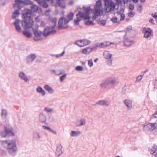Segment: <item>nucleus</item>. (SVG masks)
Segmentation results:
<instances>
[{
    "mask_svg": "<svg viewBox=\"0 0 157 157\" xmlns=\"http://www.w3.org/2000/svg\"><path fill=\"white\" fill-rule=\"evenodd\" d=\"M32 10L27 8H25L23 11L22 17L24 20L21 22L22 26L25 28H31L34 22L32 17Z\"/></svg>",
    "mask_w": 157,
    "mask_h": 157,
    "instance_id": "f257e3e1",
    "label": "nucleus"
},
{
    "mask_svg": "<svg viewBox=\"0 0 157 157\" xmlns=\"http://www.w3.org/2000/svg\"><path fill=\"white\" fill-rule=\"evenodd\" d=\"M118 83L119 81L116 78L114 77H110L103 80L100 86L102 88L110 90L114 88Z\"/></svg>",
    "mask_w": 157,
    "mask_h": 157,
    "instance_id": "f03ea898",
    "label": "nucleus"
},
{
    "mask_svg": "<svg viewBox=\"0 0 157 157\" xmlns=\"http://www.w3.org/2000/svg\"><path fill=\"white\" fill-rule=\"evenodd\" d=\"M2 145L8 150L9 152L13 155H15L16 152L17 148L15 141L12 140H4L2 141Z\"/></svg>",
    "mask_w": 157,
    "mask_h": 157,
    "instance_id": "7ed1b4c3",
    "label": "nucleus"
},
{
    "mask_svg": "<svg viewBox=\"0 0 157 157\" xmlns=\"http://www.w3.org/2000/svg\"><path fill=\"white\" fill-rule=\"evenodd\" d=\"M33 2L29 0H15V3L13 4V7L14 8H18L19 10H20L22 6L20 5V3H22L24 5H31Z\"/></svg>",
    "mask_w": 157,
    "mask_h": 157,
    "instance_id": "20e7f679",
    "label": "nucleus"
},
{
    "mask_svg": "<svg viewBox=\"0 0 157 157\" xmlns=\"http://www.w3.org/2000/svg\"><path fill=\"white\" fill-rule=\"evenodd\" d=\"M144 129L145 130L153 131L155 130L154 134H157V123H149L144 127Z\"/></svg>",
    "mask_w": 157,
    "mask_h": 157,
    "instance_id": "39448f33",
    "label": "nucleus"
},
{
    "mask_svg": "<svg viewBox=\"0 0 157 157\" xmlns=\"http://www.w3.org/2000/svg\"><path fill=\"white\" fill-rule=\"evenodd\" d=\"M83 8L84 9V10L85 11V13L83 12H82L80 11H78V13L80 14L81 13V14H82V13H83V17H84V20H90V17L89 16L90 11V7H87L86 8H85V7H83Z\"/></svg>",
    "mask_w": 157,
    "mask_h": 157,
    "instance_id": "423d86ee",
    "label": "nucleus"
},
{
    "mask_svg": "<svg viewBox=\"0 0 157 157\" xmlns=\"http://www.w3.org/2000/svg\"><path fill=\"white\" fill-rule=\"evenodd\" d=\"M90 41L86 40H78L75 41V44L80 47H82L90 44Z\"/></svg>",
    "mask_w": 157,
    "mask_h": 157,
    "instance_id": "0eeeda50",
    "label": "nucleus"
},
{
    "mask_svg": "<svg viewBox=\"0 0 157 157\" xmlns=\"http://www.w3.org/2000/svg\"><path fill=\"white\" fill-rule=\"evenodd\" d=\"M56 33V31L55 30H51L50 27H47L44 29L43 33V35L44 36L46 37L50 34H54Z\"/></svg>",
    "mask_w": 157,
    "mask_h": 157,
    "instance_id": "6e6552de",
    "label": "nucleus"
},
{
    "mask_svg": "<svg viewBox=\"0 0 157 157\" xmlns=\"http://www.w3.org/2000/svg\"><path fill=\"white\" fill-rule=\"evenodd\" d=\"M12 128H9L5 127V132H2V137H6L7 135L11 134L13 135V133L12 132Z\"/></svg>",
    "mask_w": 157,
    "mask_h": 157,
    "instance_id": "1a4fd4ad",
    "label": "nucleus"
},
{
    "mask_svg": "<svg viewBox=\"0 0 157 157\" xmlns=\"http://www.w3.org/2000/svg\"><path fill=\"white\" fill-rule=\"evenodd\" d=\"M34 34L35 36L34 40L35 41H37L40 40V37L43 33L39 30H35L34 31Z\"/></svg>",
    "mask_w": 157,
    "mask_h": 157,
    "instance_id": "9d476101",
    "label": "nucleus"
},
{
    "mask_svg": "<svg viewBox=\"0 0 157 157\" xmlns=\"http://www.w3.org/2000/svg\"><path fill=\"white\" fill-rule=\"evenodd\" d=\"M36 56L35 54H31L28 55L26 58V62L27 63H32L35 59Z\"/></svg>",
    "mask_w": 157,
    "mask_h": 157,
    "instance_id": "9b49d317",
    "label": "nucleus"
},
{
    "mask_svg": "<svg viewBox=\"0 0 157 157\" xmlns=\"http://www.w3.org/2000/svg\"><path fill=\"white\" fill-rule=\"evenodd\" d=\"M30 8H31V10H32V13L38 11H40V12L42 11L41 9L40 8L35 4H33V3H32V4H31Z\"/></svg>",
    "mask_w": 157,
    "mask_h": 157,
    "instance_id": "f8f14e48",
    "label": "nucleus"
},
{
    "mask_svg": "<svg viewBox=\"0 0 157 157\" xmlns=\"http://www.w3.org/2000/svg\"><path fill=\"white\" fill-rule=\"evenodd\" d=\"M20 20L18 19H16L13 22V25H15L16 29L18 32H21V28L19 25V24Z\"/></svg>",
    "mask_w": 157,
    "mask_h": 157,
    "instance_id": "ddd939ff",
    "label": "nucleus"
},
{
    "mask_svg": "<svg viewBox=\"0 0 157 157\" xmlns=\"http://www.w3.org/2000/svg\"><path fill=\"white\" fill-rule=\"evenodd\" d=\"M64 17H61L58 22V25L59 26V29L60 30L61 29H65L67 28V26H63V22H64Z\"/></svg>",
    "mask_w": 157,
    "mask_h": 157,
    "instance_id": "4468645a",
    "label": "nucleus"
},
{
    "mask_svg": "<svg viewBox=\"0 0 157 157\" xmlns=\"http://www.w3.org/2000/svg\"><path fill=\"white\" fill-rule=\"evenodd\" d=\"M62 148L61 144H59L57 146L56 154L58 156H59L62 153Z\"/></svg>",
    "mask_w": 157,
    "mask_h": 157,
    "instance_id": "2eb2a0df",
    "label": "nucleus"
},
{
    "mask_svg": "<svg viewBox=\"0 0 157 157\" xmlns=\"http://www.w3.org/2000/svg\"><path fill=\"white\" fill-rule=\"evenodd\" d=\"M147 29V30H146L145 31L144 35V37L146 38L150 37L153 33L152 30L151 29L148 28Z\"/></svg>",
    "mask_w": 157,
    "mask_h": 157,
    "instance_id": "dca6fc26",
    "label": "nucleus"
},
{
    "mask_svg": "<svg viewBox=\"0 0 157 157\" xmlns=\"http://www.w3.org/2000/svg\"><path fill=\"white\" fill-rule=\"evenodd\" d=\"M96 104L108 106L110 104V103L109 101L106 100H101L97 102Z\"/></svg>",
    "mask_w": 157,
    "mask_h": 157,
    "instance_id": "f3484780",
    "label": "nucleus"
},
{
    "mask_svg": "<svg viewBox=\"0 0 157 157\" xmlns=\"http://www.w3.org/2000/svg\"><path fill=\"white\" fill-rule=\"evenodd\" d=\"M78 13H77L76 15V16L77 17V20H74V25H78V22L81 20V18H84L83 17V13H82V14H80Z\"/></svg>",
    "mask_w": 157,
    "mask_h": 157,
    "instance_id": "a211bd4d",
    "label": "nucleus"
},
{
    "mask_svg": "<svg viewBox=\"0 0 157 157\" xmlns=\"http://www.w3.org/2000/svg\"><path fill=\"white\" fill-rule=\"evenodd\" d=\"M150 153L154 155L155 157H157V146L156 145H154L152 147Z\"/></svg>",
    "mask_w": 157,
    "mask_h": 157,
    "instance_id": "6ab92c4d",
    "label": "nucleus"
},
{
    "mask_svg": "<svg viewBox=\"0 0 157 157\" xmlns=\"http://www.w3.org/2000/svg\"><path fill=\"white\" fill-rule=\"evenodd\" d=\"M124 102L129 110L132 109V103L128 99H125L124 101Z\"/></svg>",
    "mask_w": 157,
    "mask_h": 157,
    "instance_id": "aec40b11",
    "label": "nucleus"
},
{
    "mask_svg": "<svg viewBox=\"0 0 157 157\" xmlns=\"http://www.w3.org/2000/svg\"><path fill=\"white\" fill-rule=\"evenodd\" d=\"M19 76L25 82H27L28 80L27 76L23 72H20L19 73Z\"/></svg>",
    "mask_w": 157,
    "mask_h": 157,
    "instance_id": "412c9836",
    "label": "nucleus"
},
{
    "mask_svg": "<svg viewBox=\"0 0 157 157\" xmlns=\"http://www.w3.org/2000/svg\"><path fill=\"white\" fill-rule=\"evenodd\" d=\"M25 30L23 31V35L27 38H29L32 36V34L31 33L27 30L28 28H25L24 27Z\"/></svg>",
    "mask_w": 157,
    "mask_h": 157,
    "instance_id": "4be33fe9",
    "label": "nucleus"
},
{
    "mask_svg": "<svg viewBox=\"0 0 157 157\" xmlns=\"http://www.w3.org/2000/svg\"><path fill=\"white\" fill-rule=\"evenodd\" d=\"M77 126L84 125L86 124V120L84 119H81L79 121H77L76 122Z\"/></svg>",
    "mask_w": 157,
    "mask_h": 157,
    "instance_id": "5701e85b",
    "label": "nucleus"
},
{
    "mask_svg": "<svg viewBox=\"0 0 157 157\" xmlns=\"http://www.w3.org/2000/svg\"><path fill=\"white\" fill-rule=\"evenodd\" d=\"M44 88L50 93L52 94L54 92V90L52 88L48 85H45L44 86Z\"/></svg>",
    "mask_w": 157,
    "mask_h": 157,
    "instance_id": "b1692460",
    "label": "nucleus"
},
{
    "mask_svg": "<svg viewBox=\"0 0 157 157\" xmlns=\"http://www.w3.org/2000/svg\"><path fill=\"white\" fill-rule=\"evenodd\" d=\"M81 134V132L79 131H71L70 133V135L72 137H75Z\"/></svg>",
    "mask_w": 157,
    "mask_h": 157,
    "instance_id": "393cba45",
    "label": "nucleus"
},
{
    "mask_svg": "<svg viewBox=\"0 0 157 157\" xmlns=\"http://www.w3.org/2000/svg\"><path fill=\"white\" fill-rule=\"evenodd\" d=\"M36 91L38 93H41L42 96L46 94L45 91L40 86H38L36 88Z\"/></svg>",
    "mask_w": 157,
    "mask_h": 157,
    "instance_id": "a878e982",
    "label": "nucleus"
},
{
    "mask_svg": "<svg viewBox=\"0 0 157 157\" xmlns=\"http://www.w3.org/2000/svg\"><path fill=\"white\" fill-rule=\"evenodd\" d=\"M39 120L41 122H44L46 121L45 115L42 113H40L39 116Z\"/></svg>",
    "mask_w": 157,
    "mask_h": 157,
    "instance_id": "bb28decb",
    "label": "nucleus"
},
{
    "mask_svg": "<svg viewBox=\"0 0 157 157\" xmlns=\"http://www.w3.org/2000/svg\"><path fill=\"white\" fill-rule=\"evenodd\" d=\"M133 43V41L132 40H126L124 42V45L126 46L129 47Z\"/></svg>",
    "mask_w": 157,
    "mask_h": 157,
    "instance_id": "cd10ccee",
    "label": "nucleus"
},
{
    "mask_svg": "<svg viewBox=\"0 0 157 157\" xmlns=\"http://www.w3.org/2000/svg\"><path fill=\"white\" fill-rule=\"evenodd\" d=\"M103 55L104 58L106 59H110L112 57V54H110L108 51L104 52Z\"/></svg>",
    "mask_w": 157,
    "mask_h": 157,
    "instance_id": "c85d7f7f",
    "label": "nucleus"
},
{
    "mask_svg": "<svg viewBox=\"0 0 157 157\" xmlns=\"http://www.w3.org/2000/svg\"><path fill=\"white\" fill-rule=\"evenodd\" d=\"M94 9L95 10V12L94 13V16H93L92 17L93 19H96L99 14L101 12L100 9Z\"/></svg>",
    "mask_w": 157,
    "mask_h": 157,
    "instance_id": "c756f323",
    "label": "nucleus"
},
{
    "mask_svg": "<svg viewBox=\"0 0 157 157\" xmlns=\"http://www.w3.org/2000/svg\"><path fill=\"white\" fill-rule=\"evenodd\" d=\"M91 48L87 47L82 50V52L85 54H88L92 51Z\"/></svg>",
    "mask_w": 157,
    "mask_h": 157,
    "instance_id": "7c9ffc66",
    "label": "nucleus"
},
{
    "mask_svg": "<svg viewBox=\"0 0 157 157\" xmlns=\"http://www.w3.org/2000/svg\"><path fill=\"white\" fill-rule=\"evenodd\" d=\"M101 5V2L100 0H98L96 1L95 5L94 6V8L100 9V7Z\"/></svg>",
    "mask_w": 157,
    "mask_h": 157,
    "instance_id": "2f4dec72",
    "label": "nucleus"
},
{
    "mask_svg": "<svg viewBox=\"0 0 157 157\" xmlns=\"http://www.w3.org/2000/svg\"><path fill=\"white\" fill-rule=\"evenodd\" d=\"M20 14V13L18 10H16L14 12L12 13V18L13 19L15 18L16 17H17Z\"/></svg>",
    "mask_w": 157,
    "mask_h": 157,
    "instance_id": "473e14b6",
    "label": "nucleus"
},
{
    "mask_svg": "<svg viewBox=\"0 0 157 157\" xmlns=\"http://www.w3.org/2000/svg\"><path fill=\"white\" fill-rule=\"evenodd\" d=\"M61 0H58L56 2V4L58 5V6L61 7L62 8H64L66 6V4L65 3H61L60 2Z\"/></svg>",
    "mask_w": 157,
    "mask_h": 157,
    "instance_id": "72a5a7b5",
    "label": "nucleus"
},
{
    "mask_svg": "<svg viewBox=\"0 0 157 157\" xmlns=\"http://www.w3.org/2000/svg\"><path fill=\"white\" fill-rule=\"evenodd\" d=\"M7 115V112L5 109H3L2 111L1 116L3 118H5Z\"/></svg>",
    "mask_w": 157,
    "mask_h": 157,
    "instance_id": "f704fd0d",
    "label": "nucleus"
},
{
    "mask_svg": "<svg viewBox=\"0 0 157 157\" xmlns=\"http://www.w3.org/2000/svg\"><path fill=\"white\" fill-rule=\"evenodd\" d=\"M43 128L44 129H46V130H47L49 131H50L52 132L54 134H56V132L52 130V129H51L49 127L43 125Z\"/></svg>",
    "mask_w": 157,
    "mask_h": 157,
    "instance_id": "c9c22d12",
    "label": "nucleus"
},
{
    "mask_svg": "<svg viewBox=\"0 0 157 157\" xmlns=\"http://www.w3.org/2000/svg\"><path fill=\"white\" fill-rule=\"evenodd\" d=\"M43 8H46L48 7V4L44 1H42L41 2L40 4Z\"/></svg>",
    "mask_w": 157,
    "mask_h": 157,
    "instance_id": "e433bc0d",
    "label": "nucleus"
},
{
    "mask_svg": "<svg viewBox=\"0 0 157 157\" xmlns=\"http://www.w3.org/2000/svg\"><path fill=\"white\" fill-rule=\"evenodd\" d=\"M40 136L39 133H38V132H35L33 133V138L36 139V140H38L40 139Z\"/></svg>",
    "mask_w": 157,
    "mask_h": 157,
    "instance_id": "4c0bfd02",
    "label": "nucleus"
},
{
    "mask_svg": "<svg viewBox=\"0 0 157 157\" xmlns=\"http://www.w3.org/2000/svg\"><path fill=\"white\" fill-rule=\"evenodd\" d=\"M106 44L105 43V42H104L102 43H97V46H99V47L100 48H103L105 47V45Z\"/></svg>",
    "mask_w": 157,
    "mask_h": 157,
    "instance_id": "58836bf2",
    "label": "nucleus"
},
{
    "mask_svg": "<svg viewBox=\"0 0 157 157\" xmlns=\"http://www.w3.org/2000/svg\"><path fill=\"white\" fill-rule=\"evenodd\" d=\"M106 20H102L98 21V23L100 25H101L104 26L105 25L106 23Z\"/></svg>",
    "mask_w": 157,
    "mask_h": 157,
    "instance_id": "ea45409f",
    "label": "nucleus"
},
{
    "mask_svg": "<svg viewBox=\"0 0 157 157\" xmlns=\"http://www.w3.org/2000/svg\"><path fill=\"white\" fill-rule=\"evenodd\" d=\"M73 14L72 13H69L68 15L66 17L67 18L69 19V20H71L73 18Z\"/></svg>",
    "mask_w": 157,
    "mask_h": 157,
    "instance_id": "a19ab883",
    "label": "nucleus"
},
{
    "mask_svg": "<svg viewBox=\"0 0 157 157\" xmlns=\"http://www.w3.org/2000/svg\"><path fill=\"white\" fill-rule=\"evenodd\" d=\"M65 53V51H64L61 53L59 54H57V55H52L51 56H55L56 57H60L62 56Z\"/></svg>",
    "mask_w": 157,
    "mask_h": 157,
    "instance_id": "79ce46f5",
    "label": "nucleus"
},
{
    "mask_svg": "<svg viewBox=\"0 0 157 157\" xmlns=\"http://www.w3.org/2000/svg\"><path fill=\"white\" fill-rule=\"evenodd\" d=\"M87 21H86L85 22V24L86 25H94V24L93 23V21H89V20H87Z\"/></svg>",
    "mask_w": 157,
    "mask_h": 157,
    "instance_id": "37998d69",
    "label": "nucleus"
},
{
    "mask_svg": "<svg viewBox=\"0 0 157 157\" xmlns=\"http://www.w3.org/2000/svg\"><path fill=\"white\" fill-rule=\"evenodd\" d=\"M108 6L110 8V10H113L114 9L115 7V5L112 2Z\"/></svg>",
    "mask_w": 157,
    "mask_h": 157,
    "instance_id": "c03bdc74",
    "label": "nucleus"
},
{
    "mask_svg": "<svg viewBox=\"0 0 157 157\" xmlns=\"http://www.w3.org/2000/svg\"><path fill=\"white\" fill-rule=\"evenodd\" d=\"M104 1L105 7H106V6H109L112 2L111 0H104Z\"/></svg>",
    "mask_w": 157,
    "mask_h": 157,
    "instance_id": "a18cd8bd",
    "label": "nucleus"
},
{
    "mask_svg": "<svg viewBox=\"0 0 157 157\" xmlns=\"http://www.w3.org/2000/svg\"><path fill=\"white\" fill-rule=\"evenodd\" d=\"M75 70L77 71H81L83 70V67L82 66H77L75 67Z\"/></svg>",
    "mask_w": 157,
    "mask_h": 157,
    "instance_id": "49530a36",
    "label": "nucleus"
},
{
    "mask_svg": "<svg viewBox=\"0 0 157 157\" xmlns=\"http://www.w3.org/2000/svg\"><path fill=\"white\" fill-rule=\"evenodd\" d=\"M143 76V75H140L138 76L136 78V83L140 81L142 79Z\"/></svg>",
    "mask_w": 157,
    "mask_h": 157,
    "instance_id": "de8ad7c7",
    "label": "nucleus"
},
{
    "mask_svg": "<svg viewBox=\"0 0 157 157\" xmlns=\"http://www.w3.org/2000/svg\"><path fill=\"white\" fill-rule=\"evenodd\" d=\"M63 72L60 69H58L56 70V75H60L62 74Z\"/></svg>",
    "mask_w": 157,
    "mask_h": 157,
    "instance_id": "09e8293b",
    "label": "nucleus"
},
{
    "mask_svg": "<svg viewBox=\"0 0 157 157\" xmlns=\"http://www.w3.org/2000/svg\"><path fill=\"white\" fill-rule=\"evenodd\" d=\"M118 14H121V18H120V21H123L124 20L125 16V15L123 13H121L120 12H119V13H117Z\"/></svg>",
    "mask_w": 157,
    "mask_h": 157,
    "instance_id": "8fccbe9b",
    "label": "nucleus"
},
{
    "mask_svg": "<svg viewBox=\"0 0 157 157\" xmlns=\"http://www.w3.org/2000/svg\"><path fill=\"white\" fill-rule=\"evenodd\" d=\"M88 65L90 67H91L93 66V62L92 59L88 60Z\"/></svg>",
    "mask_w": 157,
    "mask_h": 157,
    "instance_id": "3c124183",
    "label": "nucleus"
},
{
    "mask_svg": "<svg viewBox=\"0 0 157 157\" xmlns=\"http://www.w3.org/2000/svg\"><path fill=\"white\" fill-rule=\"evenodd\" d=\"M67 76L66 74H64L63 75L60 77V79L61 82H63L65 78H66Z\"/></svg>",
    "mask_w": 157,
    "mask_h": 157,
    "instance_id": "603ef678",
    "label": "nucleus"
},
{
    "mask_svg": "<svg viewBox=\"0 0 157 157\" xmlns=\"http://www.w3.org/2000/svg\"><path fill=\"white\" fill-rule=\"evenodd\" d=\"M123 2V5L122 4V6H124L125 4L127 3L128 2H130L131 1V0H122Z\"/></svg>",
    "mask_w": 157,
    "mask_h": 157,
    "instance_id": "864d4df0",
    "label": "nucleus"
},
{
    "mask_svg": "<svg viewBox=\"0 0 157 157\" xmlns=\"http://www.w3.org/2000/svg\"><path fill=\"white\" fill-rule=\"evenodd\" d=\"M105 11L107 13L109 12L110 11H112V10H110V8L108 6H106L105 7Z\"/></svg>",
    "mask_w": 157,
    "mask_h": 157,
    "instance_id": "5fc2aeb1",
    "label": "nucleus"
},
{
    "mask_svg": "<svg viewBox=\"0 0 157 157\" xmlns=\"http://www.w3.org/2000/svg\"><path fill=\"white\" fill-rule=\"evenodd\" d=\"M45 110L48 112H53V109H52L48 107H45Z\"/></svg>",
    "mask_w": 157,
    "mask_h": 157,
    "instance_id": "6e6d98bb",
    "label": "nucleus"
},
{
    "mask_svg": "<svg viewBox=\"0 0 157 157\" xmlns=\"http://www.w3.org/2000/svg\"><path fill=\"white\" fill-rule=\"evenodd\" d=\"M97 43L95 44L91 48L92 51L95 50L97 49L98 47H99V46H97Z\"/></svg>",
    "mask_w": 157,
    "mask_h": 157,
    "instance_id": "4d7b16f0",
    "label": "nucleus"
},
{
    "mask_svg": "<svg viewBox=\"0 0 157 157\" xmlns=\"http://www.w3.org/2000/svg\"><path fill=\"white\" fill-rule=\"evenodd\" d=\"M112 59L111 58L110 59H108L107 61V64L109 65H111L112 64Z\"/></svg>",
    "mask_w": 157,
    "mask_h": 157,
    "instance_id": "13d9d810",
    "label": "nucleus"
},
{
    "mask_svg": "<svg viewBox=\"0 0 157 157\" xmlns=\"http://www.w3.org/2000/svg\"><path fill=\"white\" fill-rule=\"evenodd\" d=\"M132 27L131 26H128L127 27V30L126 31L125 35H126V34L128 33L130 30H132Z\"/></svg>",
    "mask_w": 157,
    "mask_h": 157,
    "instance_id": "bf43d9fd",
    "label": "nucleus"
},
{
    "mask_svg": "<svg viewBox=\"0 0 157 157\" xmlns=\"http://www.w3.org/2000/svg\"><path fill=\"white\" fill-rule=\"evenodd\" d=\"M129 10H132L134 9V5L133 4H130L129 5Z\"/></svg>",
    "mask_w": 157,
    "mask_h": 157,
    "instance_id": "052dcab7",
    "label": "nucleus"
},
{
    "mask_svg": "<svg viewBox=\"0 0 157 157\" xmlns=\"http://www.w3.org/2000/svg\"><path fill=\"white\" fill-rule=\"evenodd\" d=\"M135 14L132 11L128 13V16L130 17H134Z\"/></svg>",
    "mask_w": 157,
    "mask_h": 157,
    "instance_id": "680f3d73",
    "label": "nucleus"
},
{
    "mask_svg": "<svg viewBox=\"0 0 157 157\" xmlns=\"http://www.w3.org/2000/svg\"><path fill=\"white\" fill-rule=\"evenodd\" d=\"M117 18L116 17H113L111 19V20L114 23H115L117 22Z\"/></svg>",
    "mask_w": 157,
    "mask_h": 157,
    "instance_id": "e2e57ef3",
    "label": "nucleus"
},
{
    "mask_svg": "<svg viewBox=\"0 0 157 157\" xmlns=\"http://www.w3.org/2000/svg\"><path fill=\"white\" fill-rule=\"evenodd\" d=\"M149 22L152 23V24L154 25L155 24L154 20L153 19H150L149 20Z\"/></svg>",
    "mask_w": 157,
    "mask_h": 157,
    "instance_id": "0e129e2a",
    "label": "nucleus"
},
{
    "mask_svg": "<svg viewBox=\"0 0 157 157\" xmlns=\"http://www.w3.org/2000/svg\"><path fill=\"white\" fill-rule=\"evenodd\" d=\"M56 70L51 69L50 70V72L52 73H53L56 75Z\"/></svg>",
    "mask_w": 157,
    "mask_h": 157,
    "instance_id": "69168bd1",
    "label": "nucleus"
},
{
    "mask_svg": "<svg viewBox=\"0 0 157 157\" xmlns=\"http://www.w3.org/2000/svg\"><path fill=\"white\" fill-rule=\"evenodd\" d=\"M70 21V20L67 18V17H66V19L64 18V21L65 23L67 24Z\"/></svg>",
    "mask_w": 157,
    "mask_h": 157,
    "instance_id": "338daca9",
    "label": "nucleus"
},
{
    "mask_svg": "<svg viewBox=\"0 0 157 157\" xmlns=\"http://www.w3.org/2000/svg\"><path fill=\"white\" fill-rule=\"evenodd\" d=\"M115 1L118 4H121L122 5V3L121 2V0H115Z\"/></svg>",
    "mask_w": 157,
    "mask_h": 157,
    "instance_id": "774afa93",
    "label": "nucleus"
}]
</instances>
